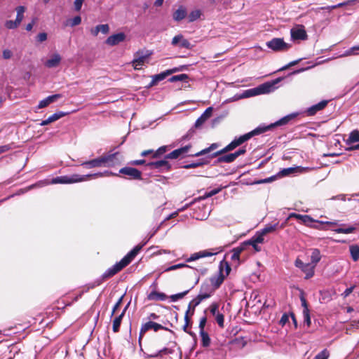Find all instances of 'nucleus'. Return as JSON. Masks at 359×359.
Returning a JSON list of instances; mask_svg holds the SVG:
<instances>
[{
	"label": "nucleus",
	"mask_w": 359,
	"mask_h": 359,
	"mask_svg": "<svg viewBox=\"0 0 359 359\" xmlns=\"http://www.w3.org/2000/svg\"><path fill=\"white\" fill-rule=\"evenodd\" d=\"M143 245H137L133 250H131L126 256H124L121 261L116 262L111 267L109 268L103 274V278H107L114 276L118 271H120L122 269L128 266L136 257L140 250L142 249Z\"/></svg>",
	"instance_id": "1"
},
{
	"label": "nucleus",
	"mask_w": 359,
	"mask_h": 359,
	"mask_svg": "<svg viewBox=\"0 0 359 359\" xmlns=\"http://www.w3.org/2000/svg\"><path fill=\"white\" fill-rule=\"evenodd\" d=\"M295 116V114H291L283 117L282 118L276 121L275 123L269 125H260L255 129L248 133V140L252 137L261 135L266 132L267 130L273 128L276 126L286 125L290 120L294 118Z\"/></svg>",
	"instance_id": "2"
},
{
	"label": "nucleus",
	"mask_w": 359,
	"mask_h": 359,
	"mask_svg": "<svg viewBox=\"0 0 359 359\" xmlns=\"http://www.w3.org/2000/svg\"><path fill=\"white\" fill-rule=\"evenodd\" d=\"M295 116V114H291L283 117L282 118L276 121L275 123L269 125H260L255 129L248 133V140L252 137L261 135L266 132L267 130L273 128L276 126L286 125L290 120L294 118Z\"/></svg>",
	"instance_id": "3"
},
{
	"label": "nucleus",
	"mask_w": 359,
	"mask_h": 359,
	"mask_svg": "<svg viewBox=\"0 0 359 359\" xmlns=\"http://www.w3.org/2000/svg\"><path fill=\"white\" fill-rule=\"evenodd\" d=\"M118 153H114L112 154H108L105 156H100L97 158H94L90 161L83 162L81 165L86 168H99L102 166H110L113 163V160L114 159L116 155Z\"/></svg>",
	"instance_id": "4"
},
{
	"label": "nucleus",
	"mask_w": 359,
	"mask_h": 359,
	"mask_svg": "<svg viewBox=\"0 0 359 359\" xmlns=\"http://www.w3.org/2000/svg\"><path fill=\"white\" fill-rule=\"evenodd\" d=\"M276 225H271L266 226L259 231H257L255 236H253L250 240H248V245H251L255 252H259L261 250L260 244L264 242V236L270 232L275 231Z\"/></svg>",
	"instance_id": "5"
},
{
	"label": "nucleus",
	"mask_w": 359,
	"mask_h": 359,
	"mask_svg": "<svg viewBox=\"0 0 359 359\" xmlns=\"http://www.w3.org/2000/svg\"><path fill=\"white\" fill-rule=\"evenodd\" d=\"M280 81V79H277L274 81L262 83L256 88L248 89V97L273 92L276 88V85Z\"/></svg>",
	"instance_id": "6"
},
{
	"label": "nucleus",
	"mask_w": 359,
	"mask_h": 359,
	"mask_svg": "<svg viewBox=\"0 0 359 359\" xmlns=\"http://www.w3.org/2000/svg\"><path fill=\"white\" fill-rule=\"evenodd\" d=\"M266 46L276 52L286 51L291 48V44L284 41L282 38H273L266 43Z\"/></svg>",
	"instance_id": "7"
},
{
	"label": "nucleus",
	"mask_w": 359,
	"mask_h": 359,
	"mask_svg": "<svg viewBox=\"0 0 359 359\" xmlns=\"http://www.w3.org/2000/svg\"><path fill=\"white\" fill-rule=\"evenodd\" d=\"M264 304L262 303V298L258 291H254L250 295V299L248 301V307L251 308V312L255 315L261 312Z\"/></svg>",
	"instance_id": "8"
},
{
	"label": "nucleus",
	"mask_w": 359,
	"mask_h": 359,
	"mask_svg": "<svg viewBox=\"0 0 359 359\" xmlns=\"http://www.w3.org/2000/svg\"><path fill=\"white\" fill-rule=\"evenodd\" d=\"M294 266L305 274L306 279H309L314 276L316 267H314L313 264H311L310 262L304 263L299 258H297L294 262Z\"/></svg>",
	"instance_id": "9"
},
{
	"label": "nucleus",
	"mask_w": 359,
	"mask_h": 359,
	"mask_svg": "<svg viewBox=\"0 0 359 359\" xmlns=\"http://www.w3.org/2000/svg\"><path fill=\"white\" fill-rule=\"evenodd\" d=\"M222 250L219 248L204 250L192 254L189 258L186 259L187 262H191L199 259L201 258L211 257L218 254Z\"/></svg>",
	"instance_id": "10"
},
{
	"label": "nucleus",
	"mask_w": 359,
	"mask_h": 359,
	"mask_svg": "<svg viewBox=\"0 0 359 359\" xmlns=\"http://www.w3.org/2000/svg\"><path fill=\"white\" fill-rule=\"evenodd\" d=\"M82 182V177L80 175L73 174L72 175H65L57 177L52 179L50 184H72Z\"/></svg>",
	"instance_id": "11"
},
{
	"label": "nucleus",
	"mask_w": 359,
	"mask_h": 359,
	"mask_svg": "<svg viewBox=\"0 0 359 359\" xmlns=\"http://www.w3.org/2000/svg\"><path fill=\"white\" fill-rule=\"evenodd\" d=\"M247 141V133L241 135L238 138H236L233 140L230 144H229L227 146H226L224 149L222 150L215 153L213 154V156H216L219 154H222L228 151H230L237 147L240 146L241 144Z\"/></svg>",
	"instance_id": "12"
},
{
	"label": "nucleus",
	"mask_w": 359,
	"mask_h": 359,
	"mask_svg": "<svg viewBox=\"0 0 359 359\" xmlns=\"http://www.w3.org/2000/svg\"><path fill=\"white\" fill-rule=\"evenodd\" d=\"M151 53H144L143 51H138L135 53V58L132 61L133 67L135 69H141L142 67L147 62Z\"/></svg>",
	"instance_id": "13"
},
{
	"label": "nucleus",
	"mask_w": 359,
	"mask_h": 359,
	"mask_svg": "<svg viewBox=\"0 0 359 359\" xmlns=\"http://www.w3.org/2000/svg\"><path fill=\"white\" fill-rule=\"evenodd\" d=\"M291 39L292 41L305 40L307 39V34L303 25H296L290 30Z\"/></svg>",
	"instance_id": "14"
},
{
	"label": "nucleus",
	"mask_w": 359,
	"mask_h": 359,
	"mask_svg": "<svg viewBox=\"0 0 359 359\" xmlns=\"http://www.w3.org/2000/svg\"><path fill=\"white\" fill-rule=\"evenodd\" d=\"M311 168L309 167H302V166H297V167H290L287 168H283L281 170L277 175L278 177H285L288 176L290 175H293L295 173H302L305 172L306 171L311 170Z\"/></svg>",
	"instance_id": "15"
},
{
	"label": "nucleus",
	"mask_w": 359,
	"mask_h": 359,
	"mask_svg": "<svg viewBox=\"0 0 359 359\" xmlns=\"http://www.w3.org/2000/svg\"><path fill=\"white\" fill-rule=\"evenodd\" d=\"M153 329L155 332L159 330L165 329L163 325L153 321H149L143 324L140 331L139 341H140L144 334L149 330Z\"/></svg>",
	"instance_id": "16"
},
{
	"label": "nucleus",
	"mask_w": 359,
	"mask_h": 359,
	"mask_svg": "<svg viewBox=\"0 0 359 359\" xmlns=\"http://www.w3.org/2000/svg\"><path fill=\"white\" fill-rule=\"evenodd\" d=\"M171 44L173 46L179 48H184L187 49L191 48V45L190 42L187 39H185L184 36L181 34H179L172 38Z\"/></svg>",
	"instance_id": "17"
},
{
	"label": "nucleus",
	"mask_w": 359,
	"mask_h": 359,
	"mask_svg": "<svg viewBox=\"0 0 359 359\" xmlns=\"http://www.w3.org/2000/svg\"><path fill=\"white\" fill-rule=\"evenodd\" d=\"M119 173L126 175L130 177L131 179L140 180L142 173L140 170L132 167H124L120 169Z\"/></svg>",
	"instance_id": "18"
},
{
	"label": "nucleus",
	"mask_w": 359,
	"mask_h": 359,
	"mask_svg": "<svg viewBox=\"0 0 359 359\" xmlns=\"http://www.w3.org/2000/svg\"><path fill=\"white\" fill-rule=\"evenodd\" d=\"M126 39V34L123 32H119L117 34H114L109 36L106 41L105 43L110 46H114L116 45H118L121 42H123Z\"/></svg>",
	"instance_id": "19"
},
{
	"label": "nucleus",
	"mask_w": 359,
	"mask_h": 359,
	"mask_svg": "<svg viewBox=\"0 0 359 359\" xmlns=\"http://www.w3.org/2000/svg\"><path fill=\"white\" fill-rule=\"evenodd\" d=\"M245 152L244 149H240L234 153L227 154L222 156H220L218 158L219 162H226L231 163L233 162L238 156L241 154H243Z\"/></svg>",
	"instance_id": "20"
},
{
	"label": "nucleus",
	"mask_w": 359,
	"mask_h": 359,
	"mask_svg": "<svg viewBox=\"0 0 359 359\" xmlns=\"http://www.w3.org/2000/svg\"><path fill=\"white\" fill-rule=\"evenodd\" d=\"M190 145H187L183 147L179 148L170 152L165 156L166 158L176 159L180 156H184L190 149Z\"/></svg>",
	"instance_id": "21"
},
{
	"label": "nucleus",
	"mask_w": 359,
	"mask_h": 359,
	"mask_svg": "<svg viewBox=\"0 0 359 359\" xmlns=\"http://www.w3.org/2000/svg\"><path fill=\"white\" fill-rule=\"evenodd\" d=\"M318 222L322 224H329L332 226H336L338 224L337 222H328V221H318L313 219L311 216L307 215H304L303 219H302V222L309 226H311V223L312 222Z\"/></svg>",
	"instance_id": "22"
},
{
	"label": "nucleus",
	"mask_w": 359,
	"mask_h": 359,
	"mask_svg": "<svg viewBox=\"0 0 359 359\" xmlns=\"http://www.w3.org/2000/svg\"><path fill=\"white\" fill-rule=\"evenodd\" d=\"M214 292V289L208 285H203L201 286V291L198 296L201 298V299L203 301L204 299H206L212 296V294Z\"/></svg>",
	"instance_id": "23"
},
{
	"label": "nucleus",
	"mask_w": 359,
	"mask_h": 359,
	"mask_svg": "<svg viewBox=\"0 0 359 359\" xmlns=\"http://www.w3.org/2000/svg\"><path fill=\"white\" fill-rule=\"evenodd\" d=\"M212 107H208L205 111L201 115L200 117H198L197 118V120L195 122V127L196 128H198L200 127L201 125H203L205 121L209 118L210 117L211 114H212Z\"/></svg>",
	"instance_id": "24"
},
{
	"label": "nucleus",
	"mask_w": 359,
	"mask_h": 359,
	"mask_svg": "<svg viewBox=\"0 0 359 359\" xmlns=\"http://www.w3.org/2000/svg\"><path fill=\"white\" fill-rule=\"evenodd\" d=\"M111 175H117L113 173L111 171L107 170L103 172H96L94 174H88V175H80V177H82V182H84V181L89 180L92 178H97V177H104V176H111Z\"/></svg>",
	"instance_id": "25"
},
{
	"label": "nucleus",
	"mask_w": 359,
	"mask_h": 359,
	"mask_svg": "<svg viewBox=\"0 0 359 359\" xmlns=\"http://www.w3.org/2000/svg\"><path fill=\"white\" fill-rule=\"evenodd\" d=\"M147 166L151 168L155 169H163L165 170H168L170 168L168 162L166 160H161L154 162H150L147 164Z\"/></svg>",
	"instance_id": "26"
},
{
	"label": "nucleus",
	"mask_w": 359,
	"mask_h": 359,
	"mask_svg": "<svg viewBox=\"0 0 359 359\" xmlns=\"http://www.w3.org/2000/svg\"><path fill=\"white\" fill-rule=\"evenodd\" d=\"M327 104V100H322L321 102L316 104L307 109V114L309 116H313L316 114L318 111L324 109Z\"/></svg>",
	"instance_id": "27"
},
{
	"label": "nucleus",
	"mask_w": 359,
	"mask_h": 359,
	"mask_svg": "<svg viewBox=\"0 0 359 359\" xmlns=\"http://www.w3.org/2000/svg\"><path fill=\"white\" fill-rule=\"evenodd\" d=\"M128 305H129V304H128L125 306V308L122 311L120 315H118V316L115 317V318L114 319V320H113V326H112V330H113L114 332H118L119 327H120V325H121V321H122V319H123V316H124V315L126 313V310L128 308Z\"/></svg>",
	"instance_id": "28"
},
{
	"label": "nucleus",
	"mask_w": 359,
	"mask_h": 359,
	"mask_svg": "<svg viewBox=\"0 0 359 359\" xmlns=\"http://www.w3.org/2000/svg\"><path fill=\"white\" fill-rule=\"evenodd\" d=\"M187 15V9L183 6H180L173 13L172 18L173 20L176 22L181 21Z\"/></svg>",
	"instance_id": "29"
},
{
	"label": "nucleus",
	"mask_w": 359,
	"mask_h": 359,
	"mask_svg": "<svg viewBox=\"0 0 359 359\" xmlns=\"http://www.w3.org/2000/svg\"><path fill=\"white\" fill-rule=\"evenodd\" d=\"M61 61V56L58 53L53 54L50 59L45 62V66L48 68L57 67Z\"/></svg>",
	"instance_id": "30"
},
{
	"label": "nucleus",
	"mask_w": 359,
	"mask_h": 359,
	"mask_svg": "<svg viewBox=\"0 0 359 359\" xmlns=\"http://www.w3.org/2000/svg\"><path fill=\"white\" fill-rule=\"evenodd\" d=\"M109 32V27L107 24L99 25L90 29V34L97 36L100 32L106 34Z\"/></svg>",
	"instance_id": "31"
},
{
	"label": "nucleus",
	"mask_w": 359,
	"mask_h": 359,
	"mask_svg": "<svg viewBox=\"0 0 359 359\" xmlns=\"http://www.w3.org/2000/svg\"><path fill=\"white\" fill-rule=\"evenodd\" d=\"M60 96L61 95L60 94H55V95L48 96L47 97H46L45 99H43L39 102L38 108L42 109L43 107H46L49 104L56 101L57 98L60 97Z\"/></svg>",
	"instance_id": "32"
},
{
	"label": "nucleus",
	"mask_w": 359,
	"mask_h": 359,
	"mask_svg": "<svg viewBox=\"0 0 359 359\" xmlns=\"http://www.w3.org/2000/svg\"><path fill=\"white\" fill-rule=\"evenodd\" d=\"M176 71H177L176 69H168V70H166L165 72H161V73H160L158 74L155 75L153 77V79H152L151 85H154L156 82H158V81H161L163 80L164 79L166 78L167 76L172 74L173 72H175Z\"/></svg>",
	"instance_id": "33"
},
{
	"label": "nucleus",
	"mask_w": 359,
	"mask_h": 359,
	"mask_svg": "<svg viewBox=\"0 0 359 359\" xmlns=\"http://www.w3.org/2000/svg\"><path fill=\"white\" fill-rule=\"evenodd\" d=\"M149 300L152 301H164L166 299L167 296L163 292H158L156 291H152L147 297Z\"/></svg>",
	"instance_id": "34"
},
{
	"label": "nucleus",
	"mask_w": 359,
	"mask_h": 359,
	"mask_svg": "<svg viewBox=\"0 0 359 359\" xmlns=\"http://www.w3.org/2000/svg\"><path fill=\"white\" fill-rule=\"evenodd\" d=\"M212 287L214 290L218 288L224 281V276L220 272L219 275L211 278Z\"/></svg>",
	"instance_id": "35"
},
{
	"label": "nucleus",
	"mask_w": 359,
	"mask_h": 359,
	"mask_svg": "<svg viewBox=\"0 0 359 359\" xmlns=\"http://www.w3.org/2000/svg\"><path fill=\"white\" fill-rule=\"evenodd\" d=\"M321 255L318 249H313L311 255V264L316 267L317 264L320 261Z\"/></svg>",
	"instance_id": "36"
},
{
	"label": "nucleus",
	"mask_w": 359,
	"mask_h": 359,
	"mask_svg": "<svg viewBox=\"0 0 359 359\" xmlns=\"http://www.w3.org/2000/svg\"><path fill=\"white\" fill-rule=\"evenodd\" d=\"M349 251L351 253V258L354 262L359 259V245H351L349 246Z\"/></svg>",
	"instance_id": "37"
},
{
	"label": "nucleus",
	"mask_w": 359,
	"mask_h": 359,
	"mask_svg": "<svg viewBox=\"0 0 359 359\" xmlns=\"http://www.w3.org/2000/svg\"><path fill=\"white\" fill-rule=\"evenodd\" d=\"M358 142H359V131L357 130H354L349 134V137L346 140V143L347 144H351L352 143Z\"/></svg>",
	"instance_id": "38"
},
{
	"label": "nucleus",
	"mask_w": 359,
	"mask_h": 359,
	"mask_svg": "<svg viewBox=\"0 0 359 359\" xmlns=\"http://www.w3.org/2000/svg\"><path fill=\"white\" fill-rule=\"evenodd\" d=\"M25 10H26V8L23 6H18L15 8V11H16V13H17L15 20L19 24H20L22 22V21L23 20V19H24V13L25 12Z\"/></svg>",
	"instance_id": "39"
},
{
	"label": "nucleus",
	"mask_w": 359,
	"mask_h": 359,
	"mask_svg": "<svg viewBox=\"0 0 359 359\" xmlns=\"http://www.w3.org/2000/svg\"><path fill=\"white\" fill-rule=\"evenodd\" d=\"M201 302H202V300L201 299V298L198 295H197V297L196 298H194V299H192L190 302V303L189 304V306H188L187 311H189V313L191 309H192L191 315L194 314L195 308L197 306H198L201 304Z\"/></svg>",
	"instance_id": "40"
},
{
	"label": "nucleus",
	"mask_w": 359,
	"mask_h": 359,
	"mask_svg": "<svg viewBox=\"0 0 359 359\" xmlns=\"http://www.w3.org/2000/svg\"><path fill=\"white\" fill-rule=\"evenodd\" d=\"M201 337V344L204 347H208L210 344V338L207 332L205 331L200 332Z\"/></svg>",
	"instance_id": "41"
},
{
	"label": "nucleus",
	"mask_w": 359,
	"mask_h": 359,
	"mask_svg": "<svg viewBox=\"0 0 359 359\" xmlns=\"http://www.w3.org/2000/svg\"><path fill=\"white\" fill-rule=\"evenodd\" d=\"M201 15V11L198 9L190 12L188 16L189 22H192L199 19Z\"/></svg>",
	"instance_id": "42"
},
{
	"label": "nucleus",
	"mask_w": 359,
	"mask_h": 359,
	"mask_svg": "<svg viewBox=\"0 0 359 359\" xmlns=\"http://www.w3.org/2000/svg\"><path fill=\"white\" fill-rule=\"evenodd\" d=\"M355 230V228L354 226H348L346 228L344 227H339L337 229H335L334 231L337 233H345L348 234L353 233Z\"/></svg>",
	"instance_id": "43"
},
{
	"label": "nucleus",
	"mask_w": 359,
	"mask_h": 359,
	"mask_svg": "<svg viewBox=\"0 0 359 359\" xmlns=\"http://www.w3.org/2000/svg\"><path fill=\"white\" fill-rule=\"evenodd\" d=\"M358 50H359V46H353L348 49L347 50H346L344 53L342 55V56L347 57L351 55H359V53L357 52Z\"/></svg>",
	"instance_id": "44"
},
{
	"label": "nucleus",
	"mask_w": 359,
	"mask_h": 359,
	"mask_svg": "<svg viewBox=\"0 0 359 359\" xmlns=\"http://www.w3.org/2000/svg\"><path fill=\"white\" fill-rule=\"evenodd\" d=\"M188 79V76L185 74H178V75H175L173 76H172L169 81L170 82H175V81H187Z\"/></svg>",
	"instance_id": "45"
},
{
	"label": "nucleus",
	"mask_w": 359,
	"mask_h": 359,
	"mask_svg": "<svg viewBox=\"0 0 359 359\" xmlns=\"http://www.w3.org/2000/svg\"><path fill=\"white\" fill-rule=\"evenodd\" d=\"M19 24L15 20H6L5 22V27L8 29H14L18 27Z\"/></svg>",
	"instance_id": "46"
},
{
	"label": "nucleus",
	"mask_w": 359,
	"mask_h": 359,
	"mask_svg": "<svg viewBox=\"0 0 359 359\" xmlns=\"http://www.w3.org/2000/svg\"><path fill=\"white\" fill-rule=\"evenodd\" d=\"M81 22V18L79 15H77V16H75L74 18H73L72 19L69 20L67 21V25H68L71 27H75L76 25H80Z\"/></svg>",
	"instance_id": "47"
},
{
	"label": "nucleus",
	"mask_w": 359,
	"mask_h": 359,
	"mask_svg": "<svg viewBox=\"0 0 359 359\" xmlns=\"http://www.w3.org/2000/svg\"><path fill=\"white\" fill-rule=\"evenodd\" d=\"M65 114H66L65 113L62 112V111L56 112L48 118V121H50V123L54 122V121L58 120L59 118L63 117L64 116H65Z\"/></svg>",
	"instance_id": "48"
},
{
	"label": "nucleus",
	"mask_w": 359,
	"mask_h": 359,
	"mask_svg": "<svg viewBox=\"0 0 359 359\" xmlns=\"http://www.w3.org/2000/svg\"><path fill=\"white\" fill-rule=\"evenodd\" d=\"M184 267L189 268L190 266L186 264L180 263V264L172 265V266H169L168 268H167L165 271H174V270H177L179 269L184 268Z\"/></svg>",
	"instance_id": "49"
},
{
	"label": "nucleus",
	"mask_w": 359,
	"mask_h": 359,
	"mask_svg": "<svg viewBox=\"0 0 359 359\" xmlns=\"http://www.w3.org/2000/svg\"><path fill=\"white\" fill-rule=\"evenodd\" d=\"M215 316V320L217 323L218 325L221 327H224V315L222 313H217Z\"/></svg>",
	"instance_id": "50"
},
{
	"label": "nucleus",
	"mask_w": 359,
	"mask_h": 359,
	"mask_svg": "<svg viewBox=\"0 0 359 359\" xmlns=\"http://www.w3.org/2000/svg\"><path fill=\"white\" fill-rule=\"evenodd\" d=\"M221 190H222L221 188H217V189H212L210 191L206 192L205 194V195L202 197V198L204 199V198H207L211 197L212 196H215L217 194H218Z\"/></svg>",
	"instance_id": "51"
},
{
	"label": "nucleus",
	"mask_w": 359,
	"mask_h": 359,
	"mask_svg": "<svg viewBox=\"0 0 359 359\" xmlns=\"http://www.w3.org/2000/svg\"><path fill=\"white\" fill-rule=\"evenodd\" d=\"M329 357V352L327 349L323 350L318 354H317L314 359H327Z\"/></svg>",
	"instance_id": "52"
},
{
	"label": "nucleus",
	"mask_w": 359,
	"mask_h": 359,
	"mask_svg": "<svg viewBox=\"0 0 359 359\" xmlns=\"http://www.w3.org/2000/svg\"><path fill=\"white\" fill-rule=\"evenodd\" d=\"M184 321H185V323H184V325L183 326V330L184 332L191 334V333L190 332H189L188 330H187L189 324V322H190V318L189 317V311H186V313H185V316H184Z\"/></svg>",
	"instance_id": "53"
},
{
	"label": "nucleus",
	"mask_w": 359,
	"mask_h": 359,
	"mask_svg": "<svg viewBox=\"0 0 359 359\" xmlns=\"http://www.w3.org/2000/svg\"><path fill=\"white\" fill-rule=\"evenodd\" d=\"M188 292L189 291L187 290V291H184L183 292H180V293H177V294L171 295L170 296V299H171V300L172 302H176V301H177L180 299L183 298L188 293Z\"/></svg>",
	"instance_id": "54"
},
{
	"label": "nucleus",
	"mask_w": 359,
	"mask_h": 359,
	"mask_svg": "<svg viewBox=\"0 0 359 359\" xmlns=\"http://www.w3.org/2000/svg\"><path fill=\"white\" fill-rule=\"evenodd\" d=\"M215 147H216V145L215 144H212L210 147H208L207 149H203L201 151L197 152L195 154H193L192 156H202V155L206 154L208 152H210L211 149H214Z\"/></svg>",
	"instance_id": "55"
},
{
	"label": "nucleus",
	"mask_w": 359,
	"mask_h": 359,
	"mask_svg": "<svg viewBox=\"0 0 359 359\" xmlns=\"http://www.w3.org/2000/svg\"><path fill=\"white\" fill-rule=\"evenodd\" d=\"M243 248H236L233 249V254L231 255V259L233 260L238 259L240 254L243 250Z\"/></svg>",
	"instance_id": "56"
},
{
	"label": "nucleus",
	"mask_w": 359,
	"mask_h": 359,
	"mask_svg": "<svg viewBox=\"0 0 359 359\" xmlns=\"http://www.w3.org/2000/svg\"><path fill=\"white\" fill-rule=\"evenodd\" d=\"M276 177H277V176L274 175V176H272V177H270L268 178H265L264 180H259L257 182H251L250 184H260V183H269V182H271L272 181L275 180L276 179Z\"/></svg>",
	"instance_id": "57"
},
{
	"label": "nucleus",
	"mask_w": 359,
	"mask_h": 359,
	"mask_svg": "<svg viewBox=\"0 0 359 359\" xmlns=\"http://www.w3.org/2000/svg\"><path fill=\"white\" fill-rule=\"evenodd\" d=\"M166 151V147L163 146L158 148L156 151L154 153V158L159 157L160 156L163 155Z\"/></svg>",
	"instance_id": "58"
},
{
	"label": "nucleus",
	"mask_w": 359,
	"mask_h": 359,
	"mask_svg": "<svg viewBox=\"0 0 359 359\" xmlns=\"http://www.w3.org/2000/svg\"><path fill=\"white\" fill-rule=\"evenodd\" d=\"M219 306L217 303H212L210 306V313L215 316L217 313H219L218 312Z\"/></svg>",
	"instance_id": "59"
},
{
	"label": "nucleus",
	"mask_w": 359,
	"mask_h": 359,
	"mask_svg": "<svg viewBox=\"0 0 359 359\" xmlns=\"http://www.w3.org/2000/svg\"><path fill=\"white\" fill-rule=\"evenodd\" d=\"M303 314H304V318L305 322L309 326L311 324V318H310V316H309V309H304Z\"/></svg>",
	"instance_id": "60"
},
{
	"label": "nucleus",
	"mask_w": 359,
	"mask_h": 359,
	"mask_svg": "<svg viewBox=\"0 0 359 359\" xmlns=\"http://www.w3.org/2000/svg\"><path fill=\"white\" fill-rule=\"evenodd\" d=\"M47 39V34L45 32H41L36 36V40L39 42L45 41Z\"/></svg>",
	"instance_id": "61"
},
{
	"label": "nucleus",
	"mask_w": 359,
	"mask_h": 359,
	"mask_svg": "<svg viewBox=\"0 0 359 359\" xmlns=\"http://www.w3.org/2000/svg\"><path fill=\"white\" fill-rule=\"evenodd\" d=\"M84 0H75L74 2V8L76 11H79L81 9L82 4Z\"/></svg>",
	"instance_id": "62"
},
{
	"label": "nucleus",
	"mask_w": 359,
	"mask_h": 359,
	"mask_svg": "<svg viewBox=\"0 0 359 359\" xmlns=\"http://www.w3.org/2000/svg\"><path fill=\"white\" fill-rule=\"evenodd\" d=\"M206 322H207V318L205 316H203L202 317L201 319H200V322H199V329H200V332L201 331H204V327L205 326V324H206Z\"/></svg>",
	"instance_id": "63"
},
{
	"label": "nucleus",
	"mask_w": 359,
	"mask_h": 359,
	"mask_svg": "<svg viewBox=\"0 0 359 359\" xmlns=\"http://www.w3.org/2000/svg\"><path fill=\"white\" fill-rule=\"evenodd\" d=\"M289 315L284 313L280 320V324L283 326L285 325L289 321Z\"/></svg>",
	"instance_id": "64"
}]
</instances>
